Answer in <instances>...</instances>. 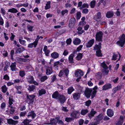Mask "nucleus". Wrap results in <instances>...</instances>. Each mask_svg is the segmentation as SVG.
<instances>
[{"mask_svg":"<svg viewBox=\"0 0 125 125\" xmlns=\"http://www.w3.org/2000/svg\"><path fill=\"white\" fill-rule=\"evenodd\" d=\"M119 40L116 42L117 44L119 46L123 47L125 43V35L123 34L119 37Z\"/></svg>","mask_w":125,"mask_h":125,"instance_id":"1","label":"nucleus"},{"mask_svg":"<svg viewBox=\"0 0 125 125\" xmlns=\"http://www.w3.org/2000/svg\"><path fill=\"white\" fill-rule=\"evenodd\" d=\"M103 33L101 31H97L95 35V40L98 42H102Z\"/></svg>","mask_w":125,"mask_h":125,"instance_id":"2","label":"nucleus"},{"mask_svg":"<svg viewBox=\"0 0 125 125\" xmlns=\"http://www.w3.org/2000/svg\"><path fill=\"white\" fill-rule=\"evenodd\" d=\"M35 97V95H28L26 97L27 103L30 105L32 103L34 102Z\"/></svg>","mask_w":125,"mask_h":125,"instance_id":"3","label":"nucleus"},{"mask_svg":"<svg viewBox=\"0 0 125 125\" xmlns=\"http://www.w3.org/2000/svg\"><path fill=\"white\" fill-rule=\"evenodd\" d=\"M80 115V113L78 111H74L71 113L70 116L74 119L78 118Z\"/></svg>","mask_w":125,"mask_h":125,"instance_id":"4","label":"nucleus"},{"mask_svg":"<svg viewBox=\"0 0 125 125\" xmlns=\"http://www.w3.org/2000/svg\"><path fill=\"white\" fill-rule=\"evenodd\" d=\"M92 89L87 88L86 89L84 92V94L88 98L90 97L91 95V93H92Z\"/></svg>","mask_w":125,"mask_h":125,"instance_id":"5","label":"nucleus"},{"mask_svg":"<svg viewBox=\"0 0 125 125\" xmlns=\"http://www.w3.org/2000/svg\"><path fill=\"white\" fill-rule=\"evenodd\" d=\"M57 100H58L60 103L62 104L65 102L66 99L64 95L60 94Z\"/></svg>","mask_w":125,"mask_h":125,"instance_id":"6","label":"nucleus"},{"mask_svg":"<svg viewBox=\"0 0 125 125\" xmlns=\"http://www.w3.org/2000/svg\"><path fill=\"white\" fill-rule=\"evenodd\" d=\"M75 74L76 77L80 78H81V77L83 75V73L81 70L78 69L75 71Z\"/></svg>","mask_w":125,"mask_h":125,"instance_id":"7","label":"nucleus"},{"mask_svg":"<svg viewBox=\"0 0 125 125\" xmlns=\"http://www.w3.org/2000/svg\"><path fill=\"white\" fill-rule=\"evenodd\" d=\"M38 38L37 39H36L33 42L29 44L28 47L31 48H32L33 47H36L38 42Z\"/></svg>","mask_w":125,"mask_h":125,"instance_id":"8","label":"nucleus"},{"mask_svg":"<svg viewBox=\"0 0 125 125\" xmlns=\"http://www.w3.org/2000/svg\"><path fill=\"white\" fill-rule=\"evenodd\" d=\"M75 20L74 18H71L69 21L68 24L69 27L70 28H73L75 25Z\"/></svg>","mask_w":125,"mask_h":125,"instance_id":"9","label":"nucleus"},{"mask_svg":"<svg viewBox=\"0 0 125 125\" xmlns=\"http://www.w3.org/2000/svg\"><path fill=\"white\" fill-rule=\"evenodd\" d=\"M7 121L8 124L12 125H16L19 123L18 121H15L11 118L7 119Z\"/></svg>","mask_w":125,"mask_h":125,"instance_id":"10","label":"nucleus"},{"mask_svg":"<svg viewBox=\"0 0 125 125\" xmlns=\"http://www.w3.org/2000/svg\"><path fill=\"white\" fill-rule=\"evenodd\" d=\"M112 88V86L111 84L108 83L105 84L103 86L102 89V90H106Z\"/></svg>","mask_w":125,"mask_h":125,"instance_id":"11","label":"nucleus"},{"mask_svg":"<svg viewBox=\"0 0 125 125\" xmlns=\"http://www.w3.org/2000/svg\"><path fill=\"white\" fill-rule=\"evenodd\" d=\"M10 67L12 71H15L18 70V69L16 66V63L15 62L12 63L10 66Z\"/></svg>","mask_w":125,"mask_h":125,"instance_id":"12","label":"nucleus"},{"mask_svg":"<svg viewBox=\"0 0 125 125\" xmlns=\"http://www.w3.org/2000/svg\"><path fill=\"white\" fill-rule=\"evenodd\" d=\"M31 121L32 120L31 119L26 118L22 122L21 124L20 125H32V124H29Z\"/></svg>","mask_w":125,"mask_h":125,"instance_id":"13","label":"nucleus"},{"mask_svg":"<svg viewBox=\"0 0 125 125\" xmlns=\"http://www.w3.org/2000/svg\"><path fill=\"white\" fill-rule=\"evenodd\" d=\"M101 18V13L100 12H99L97 13L96 15L94 17L93 19L96 21H100Z\"/></svg>","mask_w":125,"mask_h":125,"instance_id":"14","label":"nucleus"},{"mask_svg":"<svg viewBox=\"0 0 125 125\" xmlns=\"http://www.w3.org/2000/svg\"><path fill=\"white\" fill-rule=\"evenodd\" d=\"M107 115L110 117H112L114 115V112L111 109H108L106 112Z\"/></svg>","mask_w":125,"mask_h":125,"instance_id":"15","label":"nucleus"},{"mask_svg":"<svg viewBox=\"0 0 125 125\" xmlns=\"http://www.w3.org/2000/svg\"><path fill=\"white\" fill-rule=\"evenodd\" d=\"M98 89V87L96 86H95L93 89V91L92 90V92L91 94V98H93L95 96L97 92L96 90Z\"/></svg>","mask_w":125,"mask_h":125,"instance_id":"16","label":"nucleus"},{"mask_svg":"<svg viewBox=\"0 0 125 125\" xmlns=\"http://www.w3.org/2000/svg\"><path fill=\"white\" fill-rule=\"evenodd\" d=\"M36 116V114L34 113V111L29 112L28 114L27 117L28 118H29L30 116L31 117L32 119H34Z\"/></svg>","mask_w":125,"mask_h":125,"instance_id":"17","label":"nucleus"},{"mask_svg":"<svg viewBox=\"0 0 125 125\" xmlns=\"http://www.w3.org/2000/svg\"><path fill=\"white\" fill-rule=\"evenodd\" d=\"M94 42V39H92L89 41L86 44V46L87 48H90L91 47Z\"/></svg>","mask_w":125,"mask_h":125,"instance_id":"18","label":"nucleus"},{"mask_svg":"<svg viewBox=\"0 0 125 125\" xmlns=\"http://www.w3.org/2000/svg\"><path fill=\"white\" fill-rule=\"evenodd\" d=\"M59 117H56L55 119H53L50 120V123L48 124H56L58 122L59 119Z\"/></svg>","mask_w":125,"mask_h":125,"instance_id":"19","label":"nucleus"},{"mask_svg":"<svg viewBox=\"0 0 125 125\" xmlns=\"http://www.w3.org/2000/svg\"><path fill=\"white\" fill-rule=\"evenodd\" d=\"M46 93V90L44 88L41 89L39 90L38 91L39 96H41L42 95L45 94Z\"/></svg>","mask_w":125,"mask_h":125,"instance_id":"20","label":"nucleus"},{"mask_svg":"<svg viewBox=\"0 0 125 125\" xmlns=\"http://www.w3.org/2000/svg\"><path fill=\"white\" fill-rule=\"evenodd\" d=\"M73 98L74 100H77L80 97V94L79 93H74L73 94Z\"/></svg>","mask_w":125,"mask_h":125,"instance_id":"21","label":"nucleus"},{"mask_svg":"<svg viewBox=\"0 0 125 125\" xmlns=\"http://www.w3.org/2000/svg\"><path fill=\"white\" fill-rule=\"evenodd\" d=\"M25 50V49L23 47L18 48L15 51V53L16 54L20 53L22 52Z\"/></svg>","mask_w":125,"mask_h":125,"instance_id":"22","label":"nucleus"},{"mask_svg":"<svg viewBox=\"0 0 125 125\" xmlns=\"http://www.w3.org/2000/svg\"><path fill=\"white\" fill-rule=\"evenodd\" d=\"M60 94H59L57 91H56L54 92L52 95V98L54 99H56L57 100L58 97Z\"/></svg>","mask_w":125,"mask_h":125,"instance_id":"23","label":"nucleus"},{"mask_svg":"<svg viewBox=\"0 0 125 125\" xmlns=\"http://www.w3.org/2000/svg\"><path fill=\"white\" fill-rule=\"evenodd\" d=\"M81 41L78 38H76L73 41V43L75 45L79 44L81 42Z\"/></svg>","mask_w":125,"mask_h":125,"instance_id":"24","label":"nucleus"},{"mask_svg":"<svg viewBox=\"0 0 125 125\" xmlns=\"http://www.w3.org/2000/svg\"><path fill=\"white\" fill-rule=\"evenodd\" d=\"M59 54L58 53L55 52H54L51 54L52 57L53 59H56L59 57Z\"/></svg>","mask_w":125,"mask_h":125,"instance_id":"25","label":"nucleus"},{"mask_svg":"<svg viewBox=\"0 0 125 125\" xmlns=\"http://www.w3.org/2000/svg\"><path fill=\"white\" fill-rule=\"evenodd\" d=\"M96 112L95 111H91L90 113L88 114V115L89 118L91 119L94 116V115L96 114Z\"/></svg>","mask_w":125,"mask_h":125,"instance_id":"26","label":"nucleus"},{"mask_svg":"<svg viewBox=\"0 0 125 125\" xmlns=\"http://www.w3.org/2000/svg\"><path fill=\"white\" fill-rule=\"evenodd\" d=\"M27 80L29 83L31 84H32L34 80V79L33 76H29L27 79Z\"/></svg>","mask_w":125,"mask_h":125,"instance_id":"27","label":"nucleus"},{"mask_svg":"<svg viewBox=\"0 0 125 125\" xmlns=\"http://www.w3.org/2000/svg\"><path fill=\"white\" fill-rule=\"evenodd\" d=\"M74 57V55L73 54H70L68 57V60L70 63H73V58Z\"/></svg>","mask_w":125,"mask_h":125,"instance_id":"28","label":"nucleus"},{"mask_svg":"<svg viewBox=\"0 0 125 125\" xmlns=\"http://www.w3.org/2000/svg\"><path fill=\"white\" fill-rule=\"evenodd\" d=\"M35 86L33 85H29L27 88L28 90L30 92L33 91L35 89Z\"/></svg>","mask_w":125,"mask_h":125,"instance_id":"29","label":"nucleus"},{"mask_svg":"<svg viewBox=\"0 0 125 125\" xmlns=\"http://www.w3.org/2000/svg\"><path fill=\"white\" fill-rule=\"evenodd\" d=\"M101 43L100 42L98 45L96 44L94 47V50H100L101 48Z\"/></svg>","mask_w":125,"mask_h":125,"instance_id":"30","label":"nucleus"},{"mask_svg":"<svg viewBox=\"0 0 125 125\" xmlns=\"http://www.w3.org/2000/svg\"><path fill=\"white\" fill-rule=\"evenodd\" d=\"M113 15L114 14L112 12L108 11L106 14V16L108 18H110L112 17Z\"/></svg>","mask_w":125,"mask_h":125,"instance_id":"31","label":"nucleus"},{"mask_svg":"<svg viewBox=\"0 0 125 125\" xmlns=\"http://www.w3.org/2000/svg\"><path fill=\"white\" fill-rule=\"evenodd\" d=\"M34 26H31L30 24H28L27 25V29L29 31L32 32L34 30Z\"/></svg>","mask_w":125,"mask_h":125,"instance_id":"32","label":"nucleus"},{"mask_svg":"<svg viewBox=\"0 0 125 125\" xmlns=\"http://www.w3.org/2000/svg\"><path fill=\"white\" fill-rule=\"evenodd\" d=\"M18 12V11L17 10L14 8H12L9 9L8 11V12L13 13H16Z\"/></svg>","mask_w":125,"mask_h":125,"instance_id":"33","label":"nucleus"},{"mask_svg":"<svg viewBox=\"0 0 125 125\" xmlns=\"http://www.w3.org/2000/svg\"><path fill=\"white\" fill-rule=\"evenodd\" d=\"M77 30H78L77 33L79 34H81L84 32V30H82V28L80 27H79L78 28Z\"/></svg>","mask_w":125,"mask_h":125,"instance_id":"34","label":"nucleus"},{"mask_svg":"<svg viewBox=\"0 0 125 125\" xmlns=\"http://www.w3.org/2000/svg\"><path fill=\"white\" fill-rule=\"evenodd\" d=\"M102 76V73L100 72H98L96 73L95 76L96 78L98 80L101 79Z\"/></svg>","mask_w":125,"mask_h":125,"instance_id":"35","label":"nucleus"},{"mask_svg":"<svg viewBox=\"0 0 125 125\" xmlns=\"http://www.w3.org/2000/svg\"><path fill=\"white\" fill-rule=\"evenodd\" d=\"M74 90V89L72 86H71L69 87L67 89L68 93L70 94Z\"/></svg>","mask_w":125,"mask_h":125,"instance_id":"36","label":"nucleus"},{"mask_svg":"<svg viewBox=\"0 0 125 125\" xmlns=\"http://www.w3.org/2000/svg\"><path fill=\"white\" fill-rule=\"evenodd\" d=\"M2 91L3 93H5L7 91L8 88L6 85H4L2 86L1 87Z\"/></svg>","mask_w":125,"mask_h":125,"instance_id":"37","label":"nucleus"},{"mask_svg":"<svg viewBox=\"0 0 125 125\" xmlns=\"http://www.w3.org/2000/svg\"><path fill=\"white\" fill-rule=\"evenodd\" d=\"M120 89L121 86H120L118 85L113 89V91L114 93L115 94L116 93L117 91Z\"/></svg>","mask_w":125,"mask_h":125,"instance_id":"38","label":"nucleus"},{"mask_svg":"<svg viewBox=\"0 0 125 125\" xmlns=\"http://www.w3.org/2000/svg\"><path fill=\"white\" fill-rule=\"evenodd\" d=\"M83 54L82 53H78L76 57V59L77 60H80L82 58Z\"/></svg>","mask_w":125,"mask_h":125,"instance_id":"39","label":"nucleus"},{"mask_svg":"<svg viewBox=\"0 0 125 125\" xmlns=\"http://www.w3.org/2000/svg\"><path fill=\"white\" fill-rule=\"evenodd\" d=\"M51 1H48L45 7V9L46 10H47L50 9V7Z\"/></svg>","mask_w":125,"mask_h":125,"instance_id":"40","label":"nucleus"},{"mask_svg":"<svg viewBox=\"0 0 125 125\" xmlns=\"http://www.w3.org/2000/svg\"><path fill=\"white\" fill-rule=\"evenodd\" d=\"M96 55L98 57L102 56V54L100 50H99L96 51Z\"/></svg>","mask_w":125,"mask_h":125,"instance_id":"41","label":"nucleus"},{"mask_svg":"<svg viewBox=\"0 0 125 125\" xmlns=\"http://www.w3.org/2000/svg\"><path fill=\"white\" fill-rule=\"evenodd\" d=\"M88 111L87 109H83L81 110V114L82 115H84L88 113Z\"/></svg>","mask_w":125,"mask_h":125,"instance_id":"42","label":"nucleus"},{"mask_svg":"<svg viewBox=\"0 0 125 125\" xmlns=\"http://www.w3.org/2000/svg\"><path fill=\"white\" fill-rule=\"evenodd\" d=\"M10 63L9 62H6L5 63V65L4 66V71H6L8 67L10 65Z\"/></svg>","mask_w":125,"mask_h":125,"instance_id":"43","label":"nucleus"},{"mask_svg":"<svg viewBox=\"0 0 125 125\" xmlns=\"http://www.w3.org/2000/svg\"><path fill=\"white\" fill-rule=\"evenodd\" d=\"M88 8L89 6L88 4L87 3H84L83 4L81 7L79 8L80 10H82L83 8Z\"/></svg>","mask_w":125,"mask_h":125,"instance_id":"44","label":"nucleus"},{"mask_svg":"<svg viewBox=\"0 0 125 125\" xmlns=\"http://www.w3.org/2000/svg\"><path fill=\"white\" fill-rule=\"evenodd\" d=\"M27 114V112L26 111H23L20 113L19 115L21 117L25 116Z\"/></svg>","mask_w":125,"mask_h":125,"instance_id":"45","label":"nucleus"},{"mask_svg":"<svg viewBox=\"0 0 125 125\" xmlns=\"http://www.w3.org/2000/svg\"><path fill=\"white\" fill-rule=\"evenodd\" d=\"M101 66L104 68L108 69V67L104 62H103L101 64Z\"/></svg>","mask_w":125,"mask_h":125,"instance_id":"46","label":"nucleus"},{"mask_svg":"<svg viewBox=\"0 0 125 125\" xmlns=\"http://www.w3.org/2000/svg\"><path fill=\"white\" fill-rule=\"evenodd\" d=\"M83 47V45H81L78 47L76 49V51L74 52V53H75L76 52H79L82 49Z\"/></svg>","mask_w":125,"mask_h":125,"instance_id":"47","label":"nucleus"},{"mask_svg":"<svg viewBox=\"0 0 125 125\" xmlns=\"http://www.w3.org/2000/svg\"><path fill=\"white\" fill-rule=\"evenodd\" d=\"M109 72V71L108 69H103L102 70V73L104 74L107 75Z\"/></svg>","mask_w":125,"mask_h":125,"instance_id":"48","label":"nucleus"},{"mask_svg":"<svg viewBox=\"0 0 125 125\" xmlns=\"http://www.w3.org/2000/svg\"><path fill=\"white\" fill-rule=\"evenodd\" d=\"M48 79V77L46 76H42L41 78V81L42 82H43Z\"/></svg>","mask_w":125,"mask_h":125,"instance_id":"49","label":"nucleus"},{"mask_svg":"<svg viewBox=\"0 0 125 125\" xmlns=\"http://www.w3.org/2000/svg\"><path fill=\"white\" fill-rule=\"evenodd\" d=\"M96 1L94 0H93L90 3V6L91 8H93L94 7Z\"/></svg>","mask_w":125,"mask_h":125,"instance_id":"50","label":"nucleus"},{"mask_svg":"<svg viewBox=\"0 0 125 125\" xmlns=\"http://www.w3.org/2000/svg\"><path fill=\"white\" fill-rule=\"evenodd\" d=\"M20 76L22 77H23L25 75V73L23 71H21L19 72Z\"/></svg>","mask_w":125,"mask_h":125,"instance_id":"51","label":"nucleus"},{"mask_svg":"<svg viewBox=\"0 0 125 125\" xmlns=\"http://www.w3.org/2000/svg\"><path fill=\"white\" fill-rule=\"evenodd\" d=\"M73 120V118L72 117L71 118L67 117L65 119V121L67 122H71Z\"/></svg>","mask_w":125,"mask_h":125,"instance_id":"52","label":"nucleus"},{"mask_svg":"<svg viewBox=\"0 0 125 125\" xmlns=\"http://www.w3.org/2000/svg\"><path fill=\"white\" fill-rule=\"evenodd\" d=\"M118 55L115 53H113V55L112 56V60H115L117 59V57H118Z\"/></svg>","mask_w":125,"mask_h":125,"instance_id":"53","label":"nucleus"},{"mask_svg":"<svg viewBox=\"0 0 125 125\" xmlns=\"http://www.w3.org/2000/svg\"><path fill=\"white\" fill-rule=\"evenodd\" d=\"M19 42L22 45L24 46H26V41L24 40H19Z\"/></svg>","mask_w":125,"mask_h":125,"instance_id":"54","label":"nucleus"},{"mask_svg":"<svg viewBox=\"0 0 125 125\" xmlns=\"http://www.w3.org/2000/svg\"><path fill=\"white\" fill-rule=\"evenodd\" d=\"M81 17V13L80 12H78L76 13V18L77 19H79Z\"/></svg>","mask_w":125,"mask_h":125,"instance_id":"55","label":"nucleus"},{"mask_svg":"<svg viewBox=\"0 0 125 125\" xmlns=\"http://www.w3.org/2000/svg\"><path fill=\"white\" fill-rule=\"evenodd\" d=\"M14 83H20V82L22 83L23 82L24 80H20L19 79H16L13 81Z\"/></svg>","mask_w":125,"mask_h":125,"instance_id":"56","label":"nucleus"},{"mask_svg":"<svg viewBox=\"0 0 125 125\" xmlns=\"http://www.w3.org/2000/svg\"><path fill=\"white\" fill-rule=\"evenodd\" d=\"M52 73V70L51 69H47L46 70V74L47 75L50 74Z\"/></svg>","mask_w":125,"mask_h":125,"instance_id":"57","label":"nucleus"},{"mask_svg":"<svg viewBox=\"0 0 125 125\" xmlns=\"http://www.w3.org/2000/svg\"><path fill=\"white\" fill-rule=\"evenodd\" d=\"M9 107H10L11 108L10 109V113L11 114H13L15 111V110L13 107L12 106H10V105L9 106Z\"/></svg>","mask_w":125,"mask_h":125,"instance_id":"58","label":"nucleus"},{"mask_svg":"<svg viewBox=\"0 0 125 125\" xmlns=\"http://www.w3.org/2000/svg\"><path fill=\"white\" fill-rule=\"evenodd\" d=\"M64 72L66 76H67L69 74V70L67 69H66L64 70Z\"/></svg>","mask_w":125,"mask_h":125,"instance_id":"59","label":"nucleus"},{"mask_svg":"<svg viewBox=\"0 0 125 125\" xmlns=\"http://www.w3.org/2000/svg\"><path fill=\"white\" fill-rule=\"evenodd\" d=\"M103 118L102 115H99L96 117V119L98 120H101Z\"/></svg>","mask_w":125,"mask_h":125,"instance_id":"60","label":"nucleus"},{"mask_svg":"<svg viewBox=\"0 0 125 125\" xmlns=\"http://www.w3.org/2000/svg\"><path fill=\"white\" fill-rule=\"evenodd\" d=\"M91 101L90 100H88L85 103V105L86 106H89L91 103Z\"/></svg>","mask_w":125,"mask_h":125,"instance_id":"61","label":"nucleus"},{"mask_svg":"<svg viewBox=\"0 0 125 125\" xmlns=\"http://www.w3.org/2000/svg\"><path fill=\"white\" fill-rule=\"evenodd\" d=\"M72 42V39L70 38L68 39L66 41V42L67 45L71 44Z\"/></svg>","mask_w":125,"mask_h":125,"instance_id":"62","label":"nucleus"},{"mask_svg":"<svg viewBox=\"0 0 125 125\" xmlns=\"http://www.w3.org/2000/svg\"><path fill=\"white\" fill-rule=\"evenodd\" d=\"M89 12V10L88 9L85 8L83 9L82 10V13L84 14H87Z\"/></svg>","mask_w":125,"mask_h":125,"instance_id":"63","label":"nucleus"},{"mask_svg":"<svg viewBox=\"0 0 125 125\" xmlns=\"http://www.w3.org/2000/svg\"><path fill=\"white\" fill-rule=\"evenodd\" d=\"M84 122V120L82 119H80L78 120L79 125H83Z\"/></svg>","mask_w":125,"mask_h":125,"instance_id":"64","label":"nucleus"}]
</instances>
